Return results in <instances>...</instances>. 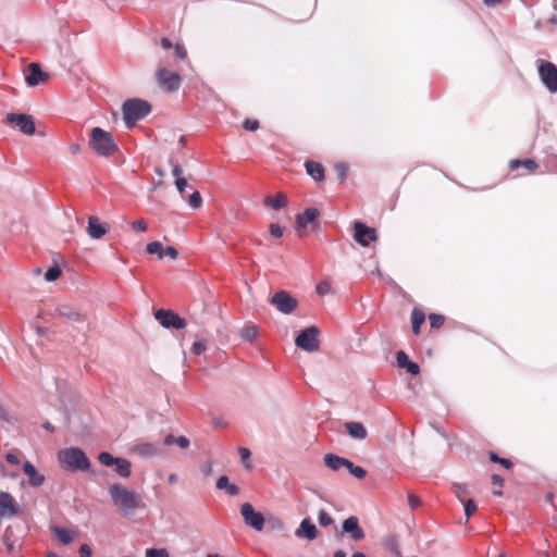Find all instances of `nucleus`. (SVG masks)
Instances as JSON below:
<instances>
[{
    "label": "nucleus",
    "instance_id": "39448f33",
    "mask_svg": "<svg viewBox=\"0 0 557 557\" xmlns=\"http://www.w3.org/2000/svg\"><path fill=\"white\" fill-rule=\"evenodd\" d=\"M320 329L315 325L306 327L295 338V345L307 351L314 352L320 348Z\"/></svg>",
    "mask_w": 557,
    "mask_h": 557
},
{
    "label": "nucleus",
    "instance_id": "de8ad7c7",
    "mask_svg": "<svg viewBox=\"0 0 557 557\" xmlns=\"http://www.w3.org/2000/svg\"><path fill=\"white\" fill-rule=\"evenodd\" d=\"M331 290V285L326 282H321L320 284H318L317 286V293L320 295V296H324L326 294H329Z\"/></svg>",
    "mask_w": 557,
    "mask_h": 557
},
{
    "label": "nucleus",
    "instance_id": "f8f14e48",
    "mask_svg": "<svg viewBox=\"0 0 557 557\" xmlns=\"http://www.w3.org/2000/svg\"><path fill=\"white\" fill-rule=\"evenodd\" d=\"M240 515L245 523L256 531H261L264 527V517L261 512L255 510L253 506L249 503H245L240 507Z\"/></svg>",
    "mask_w": 557,
    "mask_h": 557
},
{
    "label": "nucleus",
    "instance_id": "ea45409f",
    "mask_svg": "<svg viewBox=\"0 0 557 557\" xmlns=\"http://www.w3.org/2000/svg\"><path fill=\"white\" fill-rule=\"evenodd\" d=\"M206 348H207L206 341L200 339V341H196L193 344L190 350L194 355H201L206 350Z\"/></svg>",
    "mask_w": 557,
    "mask_h": 557
},
{
    "label": "nucleus",
    "instance_id": "f03ea898",
    "mask_svg": "<svg viewBox=\"0 0 557 557\" xmlns=\"http://www.w3.org/2000/svg\"><path fill=\"white\" fill-rule=\"evenodd\" d=\"M58 460L60 466L71 472L75 471H89L90 461L86 454L77 447H70L62 449L58 453Z\"/></svg>",
    "mask_w": 557,
    "mask_h": 557
},
{
    "label": "nucleus",
    "instance_id": "f257e3e1",
    "mask_svg": "<svg viewBox=\"0 0 557 557\" xmlns=\"http://www.w3.org/2000/svg\"><path fill=\"white\" fill-rule=\"evenodd\" d=\"M108 493L112 505L124 517L134 516L136 510L144 507L141 496L121 483L111 484Z\"/></svg>",
    "mask_w": 557,
    "mask_h": 557
},
{
    "label": "nucleus",
    "instance_id": "c9c22d12",
    "mask_svg": "<svg viewBox=\"0 0 557 557\" xmlns=\"http://www.w3.org/2000/svg\"><path fill=\"white\" fill-rule=\"evenodd\" d=\"M318 521L320 523L321 527H329L331 524H333L334 520L333 518L331 517V515L325 511V510H320L319 513H318Z\"/></svg>",
    "mask_w": 557,
    "mask_h": 557
},
{
    "label": "nucleus",
    "instance_id": "a18cd8bd",
    "mask_svg": "<svg viewBox=\"0 0 557 557\" xmlns=\"http://www.w3.org/2000/svg\"><path fill=\"white\" fill-rule=\"evenodd\" d=\"M270 233H271V235H273L274 237L280 238V237H282V236H283V234H284V227H283V226H281V225H278V224H274V223H272V224L270 225Z\"/></svg>",
    "mask_w": 557,
    "mask_h": 557
},
{
    "label": "nucleus",
    "instance_id": "4c0bfd02",
    "mask_svg": "<svg viewBox=\"0 0 557 557\" xmlns=\"http://www.w3.org/2000/svg\"><path fill=\"white\" fill-rule=\"evenodd\" d=\"M461 503L463 504L465 517H466V520L468 521L470 519V517L475 512L476 505L472 499L463 500Z\"/></svg>",
    "mask_w": 557,
    "mask_h": 557
},
{
    "label": "nucleus",
    "instance_id": "2eb2a0df",
    "mask_svg": "<svg viewBox=\"0 0 557 557\" xmlns=\"http://www.w3.org/2000/svg\"><path fill=\"white\" fill-rule=\"evenodd\" d=\"M86 232L90 238L100 239L109 232V226L106 223H101L98 216L91 215L88 218Z\"/></svg>",
    "mask_w": 557,
    "mask_h": 557
},
{
    "label": "nucleus",
    "instance_id": "412c9836",
    "mask_svg": "<svg viewBox=\"0 0 557 557\" xmlns=\"http://www.w3.org/2000/svg\"><path fill=\"white\" fill-rule=\"evenodd\" d=\"M396 361L399 368H405L407 371L412 374L417 375L420 373V367L418 363L412 362L409 360L407 354L403 350H399L396 355Z\"/></svg>",
    "mask_w": 557,
    "mask_h": 557
},
{
    "label": "nucleus",
    "instance_id": "e433bc0d",
    "mask_svg": "<svg viewBox=\"0 0 557 557\" xmlns=\"http://www.w3.org/2000/svg\"><path fill=\"white\" fill-rule=\"evenodd\" d=\"M240 335L244 339L252 342L258 336V329L255 326L245 327L242 330Z\"/></svg>",
    "mask_w": 557,
    "mask_h": 557
},
{
    "label": "nucleus",
    "instance_id": "9b49d317",
    "mask_svg": "<svg viewBox=\"0 0 557 557\" xmlns=\"http://www.w3.org/2000/svg\"><path fill=\"white\" fill-rule=\"evenodd\" d=\"M539 75L544 86L550 92H557V66L552 62H545L539 67Z\"/></svg>",
    "mask_w": 557,
    "mask_h": 557
},
{
    "label": "nucleus",
    "instance_id": "20e7f679",
    "mask_svg": "<svg viewBox=\"0 0 557 557\" xmlns=\"http://www.w3.org/2000/svg\"><path fill=\"white\" fill-rule=\"evenodd\" d=\"M89 146L101 157H110L117 150L112 134L100 127L92 128Z\"/></svg>",
    "mask_w": 557,
    "mask_h": 557
},
{
    "label": "nucleus",
    "instance_id": "6e6552de",
    "mask_svg": "<svg viewBox=\"0 0 557 557\" xmlns=\"http://www.w3.org/2000/svg\"><path fill=\"white\" fill-rule=\"evenodd\" d=\"M273 305L281 313L290 314L298 305L296 298L292 297L287 292H276L270 299Z\"/></svg>",
    "mask_w": 557,
    "mask_h": 557
},
{
    "label": "nucleus",
    "instance_id": "0e129e2a",
    "mask_svg": "<svg viewBox=\"0 0 557 557\" xmlns=\"http://www.w3.org/2000/svg\"><path fill=\"white\" fill-rule=\"evenodd\" d=\"M69 150L72 154H77L81 151V146L78 144H71Z\"/></svg>",
    "mask_w": 557,
    "mask_h": 557
},
{
    "label": "nucleus",
    "instance_id": "a878e982",
    "mask_svg": "<svg viewBox=\"0 0 557 557\" xmlns=\"http://www.w3.org/2000/svg\"><path fill=\"white\" fill-rule=\"evenodd\" d=\"M215 487L218 490H224L231 496H236L239 493L238 486L231 483L226 475H222L218 479Z\"/></svg>",
    "mask_w": 557,
    "mask_h": 557
},
{
    "label": "nucleus",
    "instance_id": "338daca9",
    "mask_svg": "<svg viewBox=\"0 0 557 557\" xmlns=\"http://www.w3.org/2000/svg\"><path fill=\"white\" fill-rule=\"evenodd\" d=\"M175 440H176V437L174 435L169 434V435H166L164 437V444L168 445V446L172 445V444H175Z\"/></svg>",
    "mask_w": 557,
    "mask_h": 557
},
{
    "label": "nucleus",
    "instance_id": "b1692460",
    "mask_svg": "<svg viewBox=\"0 0 557 557\" xmlns=\"http://www.w3.org/2000/svg\"><path fill=\"white\" fill-rule=\"evenodd\" d=\"M134 451L141 457L150 458L158 455L159 449L157 445L152 443H140L135 446Z\"/></svg>",
    "mask_w": 557,
    "mask_h": 557
},
{
    "label": "nucleus",
    "instance_id": "052dcab7",
    "mask_svg": "<svg viewBox=\"0 0 557 557\" xmlns=\"http://www.w3.org/2000/svg\"><path fill=\"white\" fill-rule=\"evenodd\" d=\"M5 459L11 465H18L20 463V459L18 457L15 455V454H12V453H9L7 456H5Z\"/></svg>",
    "mask_w": 557,
    "mask_h": 557
},
{
    "label": "nucleus",
    "instance_id": "680f3d73",
    "mask_svg": "<svg viewBox=\"0 0 557 557\" xmlns=\"http://www.w3.org/2000/svg\"><path fill=\"white\" fill-rule=\"evenodd\" d=\"M182 173H183L182 166L180 164L174 165V168L172 170V174L176 180H178V177H182Z\"/></svg>",
    "mask_w": 557,
    "mask_h": 557
},
{
    "label": "nucleus",
    "instance_id": "f3484780",
    "mask_svg": "<svg viewBox=\"0 0 557 557\" xmlns=\"http://www.w3.org/2000/svg\"><path fill=\"white\" fill-rule=\"evenodd\" d=\"M295 535L299 539H306L308 541H313L318 537V529L310 521V519L305 518L301 520L299 528L296 529Z\"/></svg>",
    "mask_w": 557,
    "mask_h": 557
},
{
    "label": "nucleus",
    "instance_id": "09e8293b",
    "mask_svg": "<svg viewBox=\"0 0 557 557\" xmlns=\"http://www.w3.org/2000/svg\"><path fill=\"white\" fill-rule=\"evenodd\" d=\"M335 170H336L341 181L346 180V177H347V166H346V164L338 163V164H336Z\"/></svg>",
    "mask_w": 557,
    "mask_h": 557
},
{
    "label": "nucleus",
    "instance_id": "8fccbe9b",
    "mask_svg": "<svg viewBox=\"0 0 557 557\" xmlns=\"http://www.w3.org/2000/svg\"><path fill=\"white\" fill-rule=\"evenodd\" d=\"M244 127L247 131L255 132V131H257L259 128V122L257 120H249V119H247L244 122Z\"/></svg>",
    "mask_w": 557,
    "mask_h": 557
},
{
    "label": "nucleus",
    "instance_id": "6ab92c4d",
    "mask_svg": "<svg viewBox=\"0 0 557 557\" xmlns=\"http://www.w3.org/2000/svg\"><path fill=\"white\" fill-rule=\"evenodd\" d=\"M23 471L28 476L32 486L38 487L44 484L45 475L40 474L30 461L23 463Z\"/></svg>",
    "mask_w": 557,
    "mask_h": 557
},
{
    "label": "nucleus",
    "instance_id": "7ed1b4c3",
    "mask_svg": "<svg viewBox=\"0 0 557 557\" xmlns=\"http://www.w3.org/2000/svg\"><path fill=\"white\" fill-rule=\"evenodd\" d=\"M151 112V104L143 99L133 98L124 101L122 113L127 127L133 126L137 121L144 119Z\"/></svg>",
    "mask_w": 557,
    "mask_h": 557
},
{
    "label": "nucleus",
    "instance_id": "f704fd0d",
    "mask_svg": "<svg viewBox=\"0 0 557 557\" xmlns=\"http://www.w3.org/2000/svg\"><path fill=\"white\" fill-rule=\"evenodd\" d=\"M147 252L148 253H157L160 259L163 258V246L160 242H151L147 245Z\"/></svg>",
    "mask_w": 557,
    "mask_h": 557
},
{
    "label": "nucleus",
    "instance_id": "4d7b16f0",
    "mask_svg": "<svg viewBox=\"0 0 557 557\" xmlns=\"http://www.w3.org/2000/svg\"><path fill=\"white\" fill-rule=\"evenodd\" d=\"M174 49H175V54L178 59L184 60L186 58L187 52L182 45L176 44Z\"/></svg>",
    "mask_w": 557,
    "mask_h": 557
},
{
    "label": "nucleus",
    "instance_id": "c03bdc74",
    "mask_svg": "<svg viewBox=\"0 0 557 557\" xmlns=\"http://www.w3.org/2000/svg\"><path fill=\"white\" fill-rule=\"evenodd\" d=\"M132 228L138 232H146L148 228V224L144 219H139L132 223Z\"/></svg>",
    "mask_w": 557,
    "mask_h": 557
},
{
    "label": "nucleus",
    "instance_id": "4468645a",
    "mask_svg": "<svg viewBox=\"0 0 557 557\" xmlns=\"http://www.w3.org/2000/svg\"><path fill=\"white\" fill-rule=\"evenodd\" d=\"M342 532L348 534L350 540L358 542L366 537L363 529L359 525V520L356 516H350L343 521Z\"/></svg>",
    "mask_w": 557,
    "mask_h": 557
},
{
    "label": "nucleus",
    "instance_id": "13d9d810",
    "mask_svg": "<svg viewBox=\"0 0 557 557\" xmlns=\"http://www.w3.org/2000/svg\"><path fill=\"white\" fill-rule=\"evenodd\" d=\"M175 186L177 190L182 194L187 186V182L184 177H178V180H175Z\"/></svg>",
    "mask_w": 557,
    "mask_h": 557
},
{
    "label": "nucleus",
    "instance_id": "5701e85b",
    "mask_svg": "<svg viewBox=\"0 0 557 557\" xmlns=\"http://www.w3.org/2000/svg\"><path fill=\"white\" fill-rule=\"evenodd\" d=\"M57 313L73 322H82L83 315L69 305H59L55 309Z\"/></svg>",
    "mask_w": 557,
    "mask_h": 557
},
{
    "label": "nucleus",
    "instance_id": "393cba45",
    "mask_svg": "<svg viewBox=\"0 0 557 557\" xmlns=\"http://www.w3.org/2000/svg\"><path fill=\"white\" fill-rule=\"evenodd\" d=\"M325 466L332 471H339L346 462V458L334 454H326L323 457Z\"/></svg>",
    "mask_w": 557,
    "mask_h": 557
},
{
    "label": "nucleus",
    "instance_id": "bb28decb",
    "mask_svg": "<svg viewBox=\"0 0 557 557\" xmlns=\"http://www.w3.org/2000/svg\"><path fill=\"white\" fill-rule=\"evenodd\" d=\"M307 173L314 180V181H322L324 178V169L323 166L314 161H307L305 163Z\"/></svg>",
    "mask_w": 557,
    "mask_h": 557
},
{
    "label": "nucleus",
    "instance_id": "473e14b6",
    "mask_svg": "<svg viewBox=\"0 0 557 557\" xmlns=\"http://www.w3.org/2000/svg\"><path fill=\"white\" fill-rule=\"evenodd\" d=\"M238 453H239L242 462L244 465V468L246 470H250L252 468V465H251V461H250V456H251L250 450L248 448H246V447H240L238 449Z\"/></svg>",
    "mask_w": 557,
    "mask_h": 557
},
{
    "label": "nucleus",
    "instance_id": "1a4fd4ad",
    "mask_svg": "<svg viewBox=\"0 0 557 557\" xmlns=\"http://www.w3.org/2000/svg\"><path fill=\"white\" fill-rule=\"evenodd\" d=\"M154 319L165 329L182 330L186 326V321L171 310H157Z\"/></svg>",
    "mask_w": 557,
    "mask_h": 557
},
{
    "label": "nucleus",
    "instance_id": "c756f323",
    "mask_svg": "<svg viewBox=\"0 0 557 557\" xmlns=\"http://www.w3.org/2000/svg\"><path fill=\"white\" fill-rule=\"evenodd\" d=\"M52 532L59 539V541L65 545L70 544L75 537V534L73 532H71L70 530H67L65 528H61V527L52 528Z\"/></svg>",
    "mask_w": 557,
    "mask_h": 557
},
{
    "label": "nucleus",
    "instance_id": "37998d69",
    "mask_svg": "<svg viewBox=\"0 0 557 557\" xmlns=\"http://www.w3.org/2000/svg\"><path fill=\"white\" fill-rule=\"evenodd\" d=\"M407 499L411 509H417L421 505V499L412 493H408Z\"/></svg>",
    "mask_w": 557,
    "mask_h": 557
},
{
    "label": "nucleus",
    "instance_id": "a211bd4d",
    "mask_svg": "<svg viewBox=\"0 0 557 557\" xmlns=\"http://www.w3.org/2000/svg\"><path fill=\"white\" fill-rule=\"evenodd\" d=\"M17 513L15 500L8 492H0V518L14 516Z\"/></svg>",
    "mask_w": 557,
    "mask_h": 557
},
{
    "label": "nucleus",
    "instance_id": "0eeeda50",
    "mask_svg": "<svg viewBox=\"0 0 557 557\" xmlns=\"http://www.w3.org/2000/svg\"><path fill=\"white\" fill-rule=\"evenodd\" d=\"M98 460L101 465L106 467H115V472L121 478H128L132 473V465L125 458L113 457L110 453L102 451L98 455Z\"/></svg>",
    "mask_w": 557,
    "mask_h": 557
},
{
    "label": "nucleus",
    "instance_id": "603ef678",
    "mask_svg": "<svg viewBox=\"0 0 557 557\" xmlns=\"http://www.w3.org/2000/svg\"><path fill=\"white\" fill-rule=\"evenodd\" d=\"M455 494H456V497L460 500V502H463V497H462V494L467 493L468 488H467V485H463V484H456L455 485Z\"/></svg>",
    "mask_w": 557,
    "mask_h": 557
},
{
    "label": "nucleus",
    "instance_id": "c85d7f7f",
    "mask_svg": "<svg viewBox=\"0 0 557 557\" xmlns=\"http://www.w3.org/2000/svg\"><path fill=\"white\" fill-rule=\"evenodd\" d=\"M384 548L395 557H401L398 540L394 535H388L383 541Z\"/></svg>",
    "mask_w": 557,
    "mask_h": 557
},
{
    "label": "nucleus",
    "instance_id": "a19ab883",
    "mask_svg": "<svg viewBox=\"0 0 557 557\" xmlns=\"http://www.w3.org/2000/svg\"><path fill=\"white\" fill-rule=\"evenodd\" d=\"M429 321L432 327H440L444 323V317L436 313H431L429 315Z\"/></svg>",
    "mask_w": 557,
    "mask_h": 557
},
{
    "label": "nucleus",
    "instance_id": "79ce46f5",
    "mask_svg": "<svg viewBox=\"0 0 557 557\" xmlns=\"http://www.w3.org/2000/svg\"><path fill=\"white\" fill-rule=\"evenodd\" d=\"M146 557H169V554L164 548H149L146 550Z\"/></svg>",
    "mask_w": 557,
    "mask_h": 557
},
{
    "label": "nucleus",
    "instance_id": "2f4dec72",
    "mask_svg": "<svg viewBox=\"0 0 557 557\" xmlns=\"http://www.w3.org/2000/svg\"><path fill=\"white\" fill-rule=\"evenodd\" d=\"M520 166L525 168L530 172L534 171L537 168L535 161H533L531 159H527V160H512L510 162V168L511 169H518Z\"/></svg>",
    "mask_w": 557,
    "mask_h": 557
},
{
    "label": "nucleus",
    "instance_id": "864d4df0",
    "mask_svg": "<svg viewBox=\"0 0 557 557\" xmlns=\"http://www.w3.org/2000/svg\"><path fill=\"white\" fill-rule=\"evenodd\" d=\"M163 256L170 257L171 259H176L178 256V251L173 246H168L163 249Z\"/></svg>",
    "mask_w": 557,
    "mask_h": 557
},
{
    "label": "nucleus",
    "instance_id": "9d476101",
    "mask_svg": "<svg viewBox=\"0 0 557 557\" xmlns=\"http://www.w3.org/2000/svg\"><path fill=\"white\" fill-rule=\"evenodd\" d=\"M7 122L18 127V129L27 136H32L36 132L34 117L29 114L9 113L7 115Z\"/></svg>",
    "mask_w": 557,
    "mask_h": 557
},
{
    "label": "nucleus",
    "instance_id": "4be33fe9",
    "mask_svg": "<svg viewBox=\"0 0 557 557\" xmlns=\"http://www.w3.org/2000/svg\"><path fill=\"white\" fill-rule=\"evenodd\" d=\"M345 429L348 435L356 440H364L368 435L367 429L360 422H346Z\"/></svg>",
    "mask_w": 557,
    "mask_h": 557
},
{
    "label": "nucleus",
    "instance_id": "3c124183",
    "mask_svg": "<svg viewBox=\"0 0 557 557\" xmlns=\"http://www.w3.org/2000/svg\"><path fill=\"white\" fill-rule=\"evenodd\" d=\"M350 474H352L357 479H363L367 475V471L362 467L355 466L354 468H351Z\"/></svg>",
    "mask_w": 557,
    "mask_h": 557
},
{
    "label": "nucleus",
    "instance_id": "5fc2aeb1",
    "mask_svg": "<svg viewBox=\"0 0 557 557\" xmlns=\"http://www.w3.org/2000/svg\"><path fill=\"white\" fill-rule=\"evenodd\" d=\"M175 444L182 448V449H185L189 446V440L186 437V436H178L176 437L175 440Z\"/></svg>",
    "mask_w": 557,
    "mask_h": 557
},
{
    "label": "nucleus",
    "instance_id": "774afa93",
    "mask_svg": "<svg viewBox=\"0 0 557 557\" xmlns=\"http://www.w3.org/2000/svg\"><path fill=\"white\" fill-rule=\"evenodd\" d=\"M0 420L10 421L9 414L1 406H0Z\"/></svg>",
    "mask_w": 557,
    "mask_h": 557
},
{
    "label": "nucleus",
    "instance_id": "49530a36",
    "mask_svg": "<svg viewBox=\"0 0 557 557\" xmlns=\"http://www.w3.org/2000/svg\"><path fill=\"white\" fill-rule=\"evenodd\" d=\"M491 460L500 463L505 468H510L512 466V462L509 459L500 458L496 454L491 455Z\"/></svg>",
    "mask_w": 557,
    "mask_h": 557
},
{
    "label": "nucleus",
    "instance_id": "aec40b11",
    "mask_svg": "<svg viewBox=\"0 0 557 557\" xmlns=\"http://www.w3.org/2000/svg\"><path fill=\"white\" fill-rule=\"evenodd\" d=\"M320 215L315 208H308L301 214L296 216V224L298 228H305L308 224L314 223Z\"/></svg>",
    "mask_w": 557,
    "mask_h": 557
},
{
    "label": "nucleus",
    "instance_id": "e2e57ef3",
    "mask_svg": "<svg viewBox=\"0 0 557 557\" xmlns=\"http://www.w3.org/2000/svg\"><path fill=\"white\" fill-rule=\"evenodd\" d=\"M492 483L494 485H499V486H503L504 484V479L502 476H499L498 474H493L492 475Z\"/></svg>",
    "mask_w": 557,
    "mask_h": 557
},
{
    "label": "nucleus",
    "instance_id": "ddd939ff",
    "mask_svg": "<svg viewBox=\"0 0 557 557\" xmlns=\"http://www.w3.org/2000/svg\"><path fill=\"white\" fill-rule=\"evenodd\" d=\"M355 240L363 246L368 247L370 242H375L377 239L376 232L373 227L367 226L362 222L356 221L354 223Z\"/></svg>",
    "mask_w": 557,
    "mask_h": 557
},
{
    "label": "nucleus",
    "instance_id": "69168bd1",
    "mask_svg": "<svg viewBox=\"0 0 557 557\" xmlns=\"http://www.w3.org/2000/svg\"><path fill=\"white\" fill-rule=\"evenodd\" d=\"M160 44L164 49H171L173 47L171 40L168 38H162Z\"/></svg>",
    "mask_w": 557,
    "mask_h": 557
},
{
    "label": "nucleus",
    "instance_id": "423d86ee",
    "mask_svg": "<svg viewBox=\"0 0 557 557\" xmlns=\"http://www.w3.org/2000/svg\"><path fill=\"white\" fill-rule=\"evenodd\" d=\"M156 81L160 88L173 92L180 89L182 78L176 72H170L165 66L159 65L156 72Z\"/></svg>",
    "mask_w": 557,
    "mask_h": 557
},
{
    "label": "nucleus",
    "instance_id": "cd10ccee",
    "mask_svg": "<svg viewBox=\"0 0 557 557\" xmlns=\"http://www.w3.org/2000/svg\"><path fill=\"white\" fill-rule=\"evenodd\" d=\"M287 205V198L284 194H277L275 196H268L264 199V206L270 207L274 210H280Z\"/></svg>",
    "mask_w": 557,
    "mask_h": 557
},
{
    "label": "nucleus",
    "instance_id": "72a5a7b5",
    "mask_svg": "<svg viewBox=\"0 0 557 557\" xmlns=\"http://www.w3.org/2000/svg\"><path fill=\"white\" fill-rule=\"evenodd\" d=\"M61 269L58 265H53L47 270L45 273V280L47 282H53L61 276Z\"/></svg>",
    "mask_w": 557,
    "mask_h": 557
},
{
    "label": "nucleus",
    "instance_id": "7c9ffc66",
    "mask_svg": "<svg viewBox=\"0 0 557 557\" xmlns=\"http://www.w3.org/2000/svg\"><path fill=\"white\" fill-rule=\"evenodd\" d=\"M425 315L419 309H413L411 313L412 332L417 335L420 333V326L424 322Z\"/></svg>",
    "mask_w": 557,
    "mask_h": 557
},
{
    "label": "nucleus",
    "instance_id": "dca6fc26",
    "mask_svg": "<svg viewBox=\"0 0 557 557\" xmlns=\"http://www.w3.org/2000/svg\"><path fill=\"white\" fill-rule=\"evenodd\" d=\"M48 78V73L44 72L38 63L33 62L28 65V74L26 75L25 81L29 87L37 86L39 83L46 82Z\"/></svg>",
    "mask_w": 557,
    "mask_h": 557
},
{
    "label": "nucleus",
    "instance_id": "bf43d9fd",
    "mask_svg": "<svg viewBox=\"0 0 557 557\" xmlns=\"http://www.w3.org/2000/svg\"><path fill=\"white\" fill-rule=\"evenodd\" d=\"M212 470H213V462H212L211 460H209V461L203 466V468H202V470H201V471H202L203 475L209 476V475H211Z\"/></svg>",
    "mask_w": 557,
    "mask_h": 557
},
{
    "label": "nucleus",
    "instance_id": "58836bf2",
    "mask_svg": "<svg viewBox=\"0 0 557 557\" xmlns=\"http://www.w3.org/2000/svg\"><path fill=\"white\" fill-rule=\"evenodd\" d=\"M202 205V198H201V195L199 194V191H194L190 196H189V206L193 208V209H199Z\"/></svg>",
    "mask_w": 557,
    "mask_h": 557
},
{
    "label": "nucleus",
    "instance_id": "6e6d98bb",
    "mask_svg": "<svg viewBox=\"0 0 557 557\" xmlns=\"http://www.w3.org/2000/svg\"><path fill=\"white\" fill-rule=\"evenodd\" d=\"M78 553L81 557H91V548L88 544L81 545Z\"/></svg>",
    "mask_w": 557,
    "mask_h": 557
}]
</instances>
